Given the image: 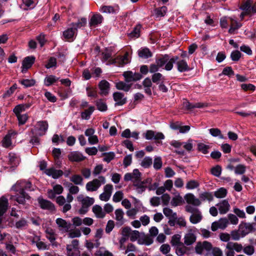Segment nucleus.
<instances>
[{
	"label": "nucleus",
	"mask_w": 256,
	"mask_h": 256,
	"mask_svg": "<svg viewBox=\"0 0 256 256\" xmlns=\"http://www.w3.org/2000/svg\"><path fill=\"white\" fill-rule=\"evenodd\" d=\"M86 18H82L79 20L77 22H72L71 24V26L73 28H76V30L78 28L84 26L86 24Z\"/></svg>",
	"instance_id": "52"
},
{
	"label": "nucleus",
	"mask_w": 256,
	"mask_h": 256,
	"mask_svg": "<svg viewBox=\"0 0 256 256\" xmlns=\"http://www.w3.org/2000/svg\"><path fill=\"white\" fill-rule=\"evenodd\" d=\"M28 226V222L24 218H22L16 222L15 226L18 229H24Z\"/></svg>",
	"instance_id": "45"
},
{
	"label": "nucleus",
	"mask_w": 256,
	"mask_h": 256,
	"mask_svg": "<svg viewBox=\"0 0 256 256\" xmlns=\"http://www.w3.org/2000/svg\"><path fill=\"white\" fill-rule=\"evenodd\" d=\"M44 232L46 234V237L50 243L54 245V242L56 240V234L54 229L50 227H47L45 228Z\"/></svg>",
	"instance_id": "21"
},
{
	"label": "nucleus",
	"mask_w": 256,
	"mask_h": 256,
	"mask_svg": "<svg viewBox=\"0 0 256 256\" xmlns=\"http://www.w3.org/2000/svg\"><path fill=\"white\" fill-rule=\"evenodd\" d=\"M243 252L248 256H252L254 252V247L252 245H248L243 248Z\"/></svg>",
	"instance_id": "59"
},
{
	"label": "nucleus",
	"mask_w": 256,
	"mask_h": 256,
	"mask_svg": "<svg viewBox=\"0 0 256 256\" xmlns=\"http://www.w3.org/2000/svg\"><path fill=\"white\" fill-rule=\"evenodd\" d=\"M116 87L118 90L128 92L131 87V84H126L124 82H119L116 83Z\"/></svg>",
	"instance_id": "42"
},
{
	"label": "nucleus",
	"mask_w": 256,
	"mask_h": 256,
	"mask_svg": "<svg viewBox=\"0 0 256 256\" xmlns=\"http://www.w3.org/2000/svg\"><path fill=\"white\" fill-rule=\"evenodd\" d=\"M96 256H113L112 252L104 248H100L95 254Z\"/></svg>",
	"instance_id": "64"
},
{
	"label": "nucleus",
	"mask_w": 256,
	"mask_h": 256,
	"mask_svg": "<svg viewBox=\"0 0 256 256\" xmlns=\"http://www.w3.org/2000/svg\"><path fill=\"white\" fill-rule=\"evenodd\" d=\"M68 158L70 162H80L84 159L82 154L78 152H70L68 155Z\"/></svg>",
	"instance_id": "25"
},
{
	"label": "nucleus",
	"mask_w": 256,
	"mask_h": 256,
	"mask_svg": "<svg viewBox=\"0 0 256 256\" xmlns=\"http://www.w3.org/2000/svg\"><path fill=\"white\" fill-rule=\"evenodd\" d=\"M20 84H21L22 85H23L25 88H28L34 85L35 84V80H28V79H25L20 80L19 81Z\"/></svg>",
	"instance_id": "57"
},
{
	"label": "nucleus",
	"mask_w": 256,
	"mask_h": 256,
	"mask_svg": "<svg viewBox=\"0 0 256 256\" xmlns=\"http://www.w3.org/2000/svg\"><path fill=\"white\" fill-rule=\"evenodd\" d=\"M103 20L102 16L99 14H94L91 18L90 22V26H96L98 24H101Z\"/></svg>",
	"instance_id": "34"
},
{
	"label": "nucleus",
	"mask_w": 256,
	"mask_h": 256,
	"mask_svg": "<svg viewBox=\"0 0 256 256\" xmlns=\"http://www.w3.org/2000/svg\"><path fill=\"white\" fill-rule=\"evenodd\" d=\"M153 239L150 236L142 234L140 238L138 240V243L140 244L149 246L152 244Z\"/></svg>",
	"instance_id": "31"
},
{
	"label": "nucleus",
	"mask_w": 256,
	"mask_h": 256,
	"mask_svg": "<svg viewBox=\"0 0 256 256\" xmlns=\"http://www.w3.org/2000/svg\"><path fill=\"white\" fill-rule=\"evenodd\" d=\"M35 58L34 56H27L24 58L22 61V73L26 72L27 70L30 68L34 63Z\"/></svg>",
	"instance_id": "17"
},
{
	"label": "nucleus",
	"mask_w": 256,
	"mask_h": 256,
	"mask_svg": "<svg viewBox=\"0 0 256 256\" xmlns=\"http://www.w3.org/2000/svg\"><path fill=\"white\" fill-rule=\"evenodd\" d=\"M17 88V86L16 84H13L8 90L4 94L2 95L4 98H6L10 97L12 94L14 92Z\"/></svg>",
	"instance_id": "55"
},
{
	"label": "nucleus",
	"mask_w": 256,
	"mask_h": 256,
	"mask_svg": "<svg viewBox=\"0 0 256 256\" xmlns=\"http://www.w3.org/2000/svg\"><path fill=\"white\" fill-rule=\"evenodd\" d=\"M193 142L192 139L188 140L186 142H182L183 147L188 152H190L193 148Z\"/></svg>",
	"instance_id": "63"
},
{
	"label": "nucleus",
	"mask_w": 256,
	"mask_h": 256,
	"mask_svg": "<svg viewBox=\"0 0 256 256\" xmlns=\"http://www.w3.org/2000/svg\"><path fill=\"white\" fill-rule=\"evenodd\" d=\"M113 98L116 102L115 106H122L126 102V98L124 94L120 92H115L113 94Z\"/></svg>",
	"instance_id": "16"
},
{
	"label": "nucleus",
	"mask_w": 256,
	"mask_h": 256,
	"mask_svg": "<svg viewBox=\"0 0 256 256\" xmlns=\"http://www.w3.org/2000/svg\"><path fill=\"white\" fill-rule=\"evenodd\" d=\"M12 190L18 192L15 196H12V198H14L20 204H25L26 200H29L30 198L26 192L33 191L34 188L30 181L20 180L12 186Z\"/></svg>",
	"instance_id": "1"
},
{
	"label": "nucleus",
	"mask_w": 256,
	"mask_h": 256,
	"mask_svg": "<svg viewBox=\"0 0 256 256\" xmlns=\"http://www.w3.org/2000/svg\"><path fill=\"white\" fill-rule=\"evenodd\" d=\"M219 212L221 214H226L230 210V204L226 200H223L216 204Z\"/></svg>",
	"instance_id": "19"
},
{
	"label": "nucleus",
	"mask_w": 256,
	"mask_h": 256,
	"mask_svg": "<svg viewBox=\"0 0 256 256\" xmlns=\"http://www.w3.org/2000/svg\"><path fill=\"white\" fill-rule=\"evenodd\" d=\"M102 60L103 62H106L112 58V52L110 50L106 48L104 52L102 53Z\"/></svg>",
	"instance_id": "48"
},
{
	"label": "nucleus",
	"mask_w": 256,
	"mask_h": 256,
	"mask_svg": "<svg viewBox=\"0 0 256 256\" xmlns=\"http://www.w3.org/2000/svg\"><path fill=\"white\" fill-rule=\"evenodd\" d=\"M183 200L182 196H176L172 198L171 200V204L172 206H176L181 205L182 203Z\"/></svg>",
	"instance_id": "58"
},
{
	"label": "nucleus",
	"mask_w": 256,
	"mask_h": 256,
	"mask_svg": "<svg viewBox=\"0 0 256 256\" xmlns=\"http://www.w3.org/2000/svg\"><path fill=\"white\" fill-rule=\"evenodd\" d=\"M212 248V244L210 242L207 241L198 242L195 246V252L197 254H202L204 250L209 252Z\"/></svg>",
	"instance_id": "7"
},
{
	"label": "nucleus",
	"mask_w": 256,
	"mask_h": 256,
	"mask_svg": "<svg viewBox=\"0 0 256 256\" xmlns=\"http://www.w3.org/2000/svg\"><path fill=\"white\" fill-rule=\"evenodd\" d=\"M168 60V55L165 54L161 57L158 58L156 60V64H152L149 68V70L150 73H156L158 70L160 68L166 66Z\"/></svg>",
	"instance_id": "6"
},
{
	"label": "nucleus",
	"mask_w": 256,
	"mask_h": 256,
	"mask_svg": "<svg viewBox=\"0 0 256 256\" xmlns=\"http://www.w3.org/2000/svg\"><path fill=\"white\" fill-rule=\"evenodd\" d=\"M8 206V200L4 196L0 198V224L2 222V216L6 212Z\"/></svg>",
	"instance_id": "18"
},
{
	"label": "nucleus",
	"mask_w": 256,
	"mask_h": 256,
	"mask_svg": "<svg viewBox=\"0 0 256 256\" xmlns=\"http://www.w3.org/2000/svg\"><path fill=\"white\" fill-rule=\"evenodd\" d=\"M20 125L24 124L28 120V116L27 114H20L16 115Z\"/></svg>",
	"instance_id": "61"
},
{
	"label": "nucleus",
	"mask_w": 256,
	"mask_h": 256,
	"mask_svg": "<svg viewBox=\"0 0 256 256\" xmlns=\"http://www.w3.org/2000/svg\"><path fill=\"white\" fill-rule=\"evenodd\" d=\"M92 210L98 218H102L105 216V212L103 211L102 208L99 205H94L92 207Z\"/></svg>",
	"instance_id": "29"
},
{
	"label": "nucleus",
	"mask_w": 256,
	"mask_h": 256,
	"mask_svg": "<svg viewBox=\"0 0 256 256\" xmlns=\"http://www.w3.org/2000/svg\"><path fill=\"white\" fill-rule=\"evenodd\" d=\"M97 108L102 112H104L107 110L108 106L106 102L102 100H98L96 102Z\"/></svg>",
	"instance_id": "51"
},
{
	"label": "nucleus",
	"mask_w": 256,
	"mask_h": 256,
	"mask_svg": "<svg viewBox=\"0 0 256 256\" xmlns=\"http://www.w3.org/2000/svg\"><path fill=\"white\" fill-rule=\"evenodd\" d=\"M94 110V106H90L88 109H86L84 112H81V118L82 119L88 120Z\"/></svg>",
	"instance_id": "43"
},
{
	"label": "nucleus",
	"mask_w": 256,
	"mask_h": 256,
	"mask_svg": "<svg viewBox=\"0 0 256 256\" xmlns=\"http://www.w3.org/2000/svg\"><path fill=\"white\" fill-rule=\"evenodd\" d=\"M59 80L58 78L54 75L46 76L44 80V84L47 86H50Z\"/></svg>",
	"instance_id": "37"
},
{
	"label": "nucleus",
	"mask_w": 256,
	"mask_h": 256,
	"mask_svg": "<svg viewBox=\"0 0 256 256\" xmlns=\"http://www.w3.org/2000/svg\"><path fill=\"white\" fill-rule=\"evenodd\" d=\"M44 172L47 176L52 178L54 179H58L64 174V172L62 170H56L54 167L47 168Z\"/></svg>",
	"instance_id": "14"
},
{
	"label": "nucleus",
	"mask_w": 256,
	"mask_h": 256,
	"mask_svg": "<svg viewBox=\"0 0 256 256\" xmlns=\"http://www.w3.org/2000/svg\"><path fill=\"white\" fill-rule=\"evenodd\" d=\"M58 230L62 233L68 232L71 227V224L67 222L62 218H58L56 220Z\"/></svg>",
	"instance_id": "10"
},
{
	"label": "nucleus",
	"mask_w": 256,
	"mask_h": 256,
	"mask_svg": "<svg viewBox=\"0 0 256 256\" xmlns=\"http://www.w3.org/2000/svg\"><path fill=\"white\" fill-rule=\"evenodd\" d=\"M243 246L241 244L234 242H228L226 245V249H232L237 252H240L243 250Z\"/></svg>",
	"instance_id": "26"
},
{
	"label": "nucleus",
	"mask_w": 256,
	"mask_h": 256,
	"mask_svg": "<svg viewBox=\"0 0 256 256\" xmlns=\"http://www.w3.org/2000/svg\"><path fill=\"white\" fill-rule=\"evenodd\" d=\"M16 134L15 132H9L3 138L2 141V146L6 148L10 147L12 145L11 138L12 135Z\"/></svg>",
	"instance_id": "27"
},
{
	"label": "nucleus",
	"mask_w": 256,
	"mask_h": 256,
	"mask_svg": "<svg viewBox=\"0 0 256 256\" xmlns=\"http://www.w3.org/2000/svg\"><path fill=\"white\" fill-rule=\"evenodd\" d=\"M196 240V234L193 232L192 230L185 234L184 238V243L188 246L192 245Z\"/></svg>",
	"instance_id": "13"
},
{
	"label": "nucleus",
	"mask_w": 256,
	"mask_h": 256,
	"mask_svg": "<svg viewBox=\"0 0 256 256\" xmlns=\"http://www.w3.org/2000/svg\"><path fill=\"white\" fill-rule=\"evenodd\" d=\"M152 158L149 156H146L141 162L140 166L144 168H148L152 166Z\"/></svg>",
	"instance_id": "47"
},
{
	"label": "nucleus",
	"mask_w": 256,
	"mask_h": 256,
	"mask_svg": "<svg viewBox=\"0 0 256 256\" xmlns=\"http://www.w3.org/2000/svg\"><path fill=\"white\" fill-rule=\"evenodd\" d=\"M186 210L192 214L190 217V221L192 224H196L200 222L202 218V216L200 210L196 207L190 205H186L185 206Z\"/></svg>",
	"instance_id": "3"
},
{
	"label": "nucleus",
	"mask_w": 256,
	"mask_h": 256,
	"mask_svg": "<svg viewBox=\"0 0 256 256\" xmlns=\"http://www.w3.org/2000/svg\"><path fill=\"white\" fill-rule=\"evenodd\" d=\"M78 200L82 203V207L79 210L80 214H85L88 210V208L94 204V200L92 198L86 196L84 198L82 195L77 197Z\"/></svg>",
	"instance_id": "5"
},
{
	"label": "nucleus",
	"mask_w": 256,
	"mask_h": 256,
	"mask_svg": "<svg viewBox=\"0 0 256 256\" xmlns=\"http://www.w3.org/2000/svg\"><path fill=\"white\" fill-rule=\"evenodd\" d=\"M251 8V3L250 0L246 1L240 6V8L241 10H245L248 14H250L252 12Z\"/></svg>",
	"instance_id": "56"
},
{
	"label": "nucleus",
	"mask_w": 256,
	"mask_h": 256,
	"mask_svg": "<svg viewBox=\"0 0 256 256\" xmlns=\"http://www.w3.org/2000/svg\"><path fill=\"white\" fill-rule=\"evenodd\" d=\"M174 63L176 64L178 70L180 72H188L192 70L185 60L180 58L178 56L171 58L168 56V60L164 66V69L168 71L170 70L173 68Z\"/></svg>",
	"instance_id": "2"
},
{
	"label": "nucleus",
	"mask_w": 256,
	"mask_h": 256,
	"mask_svg": "<svg viewBox=\"0 0 256 256\" xmlns=\"http://www.w3.org/2000/svg\"><path fill=\"white\" fill-rule=\"evenodd\" d=\"M209 132L210 134L214 137L218 136L220 138H224V136L222 134L220 130L218 128H210Z\"/></svg>",
	"instance_id": "53"
},
{
	"label": "nucleus",
	"mask_w": 256,
	"mask_h": 256,
	"mask_svg": "<svg viewBox=\"0 0 256 256\" xmlns=\"http://www.w3.org/2000/svg\"><path fill=\"white\" fill-rule=\"evenodd\" d=\"M8 159V164L12 168L17 166L20 164V158L19 156L14 153H9Z\"/></svg>",
	"instance_id": "22"
},
{
	"label": "nucleus",
	"mask_w": 256,
	"mask_h": 256,
	"mask_svg": "<svg viewBox=\"0 0 256 256\" xmlns=\"http://www.w3.org/2000/svg\"><path fill=\"white\" fill-rule=\"evenodd\" d=\"M230 20H231V24L230 28L228 30V32L230 34H233L236 30H238L241 27L242 24L232 18H230Z\"/></svg>",
	"instance_id": "38"
},
{
	"label": "nucleus",
	"mask_w": 256,
	"mask_h": 256,
	"mask_svg": "<svg viewBox=\"0 0 256 256\" xmlns=\"http://www.w3.org/2000/svg\"><path fill=\"white\" fill-rule=\"evenodd\" d=\"M141 235L140 232L138 230H132L130 236V240L132 242H135L136 240L138 241V240L140 238Z\"/></svg>",
	"instance_id": "54"
},
{
	"label": "nucleus",
	"mask_w": 256,
	"mask_h": 256,
	"mask_svg": "<svg viewBox=\"0 0 256 256\" xmlns=\"http://www.w3.org/2000/svg\"><path fill=\"white\" fill-rule=\"evenodd\" d=\"M253 230L252 224L250 223H242L239 225V231L242 237L252 232Z\"/></svg>",
	"instance_id": "15"
},
{
	"label": "nucleus",
	"mask_w": 256,
	"mask_h": 256,
	"mask_svg": "<svg viewBox=\"0 0 256 256\" xmlns=\"http://www.w3.org/2000/svg\"><path fill=\"white\" fill-rule=\"evenodd\" d=\"M184 199L188 204V205H190L196 208L200 206L202 204L200 198H196L191 193L186 194L184 196Z\"/></svg>",
	"instance_id": "12"
},
{
	"label": "nucleus",
	"mask_w": 256,
	"mask_h": 256,
	"mask_svg": "<svg viewBox=\"0 0 256 256\" xmlns=\"http://www.w3.org/2000/svg\"><path fill=\"white\" fill-rule=\"evenodd\" d=\"M38 201L41 208L51 212L55 210L54 205L50 201L44 200L41 197L38 198Z\"/></svg>",
	"instance_id": "11"
},
{
	"label": "nucleus",
	"mask_w": 256,
	"mask_h": 256,
	"mask_svg": "<svg viewBox=\"0 0 256 256\" xmlns=\"http://www.w3.org/2000/svg\"><path fill=\"white\" fill-rule=\"evenodd\" d=\"M139 57L142 58H148L152 56V53L147 48H142L138 52Z\"/></svg>",
	"instance_id": "33"
},
{
	"label": "nucleus",
	"mask_w": 256,
	"mask_h": 256,
	"mask_svg": "<svg viewBox=\"0 0 256 256\" xmlns=\"http://www.w3.org/2000/svg\"><path fill=\"white\" fill-rule=\"evenodd\" d=\"M142 26L140 24L136 25L134 30L128 34L130 38H138L140 36Z\"/></svg>",
	"instance_id": "35"
},
{
	"label": "nucleus",
	"mask_w": 256,
	"mask_h": 256,
	"mask_svg": "<svg viewBox=\"0 0 256 256\" xmlns=\"http://www.w3.org/2000/svg\"><path fill=\"white\" fill-rule=\"evenodd\" d=\"M146 182L144 181H138L133 183L134 186L135 187V190L138 194H142L144 192L146 188V186L145 185Z\"/></svg>",
	"instance_id": "32"
},
{
	"label": "nucleus",
	"mask_w": 256,
	"mask_h": 256,
	"mask_svg": "<svg viewBox=\"0 0 256 256\" xmlns=\"http://www.w3.org/2000/svg\"><path fill=\"white\" fill-rule=\"evenodd\" d=\"M70 180L76 185H82V184L83 178L79 174H74L70 178Z\"/></svg>",
	"instance_id": "49"
},
{
	"label": "nucleus",
	"mask_w": 256,
	"mask_h": 256,
	"mask_svg": "<svg viewBox=\"0 0 256 256\" xmlns=\"http://www.w3.org/2000/svg\"><path fill=\"white\" fill-rule=\"evenodd\" d=\"M175 253L178 256H183L190 250V248L184 242L174 248Z\"/></svg>",
	"instance_id": "20"
},
{
	"label": "nucleus",
	"mask_w": 256,
	"mask_h": 256,
	"mask_svg": "<svg viewBox=\"0 0 256 256\" xmlns=\"http://www.w3.org/2000/svg\"><path fill=\"white\" fill-rule=\"evenodd\" d=\"M170 244L174 248L176 246L182 244V242H181V236L178 234H174L171 238Z\"/></svg>",
	"instance_id": "44"
},
{
	"label": "nucleus",
	"mask_w": 256,
	"mask_h": 256,
	"mask_svg": "<svg viewBox=\"0 0 256 256\" xmlns=\"http://www.w3.org/2000/svg\"><path fill=\"white\" fill-rule=\"evenodd\" d=\"M162 158L160 156L155 158L154 162V168L156 170H160L162 167Z\"/></svg>",
	"instance_id": "62"
},
{
	"label": "nucleus",
	"mask_w": 256,
	"mask_h": 256,
	"mask_svg": "<svg viewBox=\"0 0 256 256\" xmlns=\"http://www.w3.org/2000/svg\"><path fill=\"white\" fill-rule=\"evenodd\" d=\"M38 134L42 136L45 134L48 128V124L46 121H40L38 122Z\"/></svg>",
	"instance_id": "30"
},
{
	"label": "nucleus",
	"mask_w": 256,
	"mask_h": 256,
	"mask_svg": "<svg viewBox=\"0 0 256 256\" xmlns=\"http://www.w3.org/2000/svg\"><path fill=\"white\" fill-rule=\"evenodd\" d=\"M100 89V94L102 96H106L110 89V84L106 80H101L98 84Z\"/></svg>",
	"instance_id": "24"
},
{
	"label": "nucleus",
	"mask_w": 256,
	"mask_h": 256,
	"mask_svg": "<svg viewBox=\"0 0 256 256\" xmlns=\"http://www.w3.org/2000/svg\"><path fill=\"white\" fill-rule=\"evenodd\" d=\"M128 56V52H126L122 56H118L116 58L110 59L108 60L107 64H116L117 66H122L130 62Z\"/></svg>",
	"instance_id": "8"
},
{
	"label": "nucleus",
	"mask_w": 256,
	"mask_h": 256,
	"mask_svg": "<svg viewBox=\"0 0 256 256\" xmlns=\"http://www.w3.org/2000/svg\"><path fill=\"white\" fill-rule=\"evenodd\" d=\"M154 12L156 18L163 17L166 13L167 8L166 6H162L160 8L155 9Z\"/></svg>",
	"instance_id": "46"
},
{
	"label": "nucleus",
	"mask_w": 256,
	"mask_h": 256,
	"mask_svg": "<svg viewBox=\"0 0 256 256\" xmlns=\"http://www.w3.org/2000/svg\"><path fill=\"white\" fill-rule=\"evenodd\" d=\"M227 194V190L224 188H221L214 192V196L218 198H224Z\"/></svg>",
	"instance_id": "50"
},
{
	"label": "nucleus",
	"mask_w": 256,
	"mask_h": 256,
	"mask_svg": "<svg viewBox=\"0 0 256 256\" xmlns=\"http://www.w3.org/2000/svg\"><path fill=\"white\" fill-rule=\"evenodd\" d=\"M131 174L133 179V183L140 181L141 174L138 169H134Z\"/></svg>",
	"instance_id": "60"
},
{
	"label": "nucleus",
	"mask_w": 256,
	"mask_h": 256,
	"mask_svg": "<svg viewBox=\"0 0 256 256\" xmlns=\"http://www.w3.org/2000/svg\"><path fill=\"white\" fill-rule=\"evenodd\" d=\"M228 220L227 218H220L218 221L212 223L211 229L213 232H215L218 229L224 230L228 226Z\"/></svg>",
	"instance_id": "9"
},
{
	"label": "nucleus",
	"mask_w": 256,
	"mask_h": 256,
	"mask_svg": "<svg viewBox=\"0 0 256 256\" xmlns=\"http://www.w3.org/2000/svg\"><path fill=\"white\" fill-rule=\"evenodd\" d=\"M199 198L200 201L211 202L213 200L214 196L212 192H205L200 194Z\"/></svg>",
	"instance_id": "36"
},
{
	"label": "nucleus",
	"mask_w": 256,
	"mask_h": 256,
	"mask_svg": "<svg viewBox=\"0 0 256 256\" xmlns=\"http://www.w3.org/2000/svg\"><path fill=\"white\" fill-rule=\"evenodd\" d=\"M114 214L116 216L115 219L117 221V223L120 225H122L125 220L124 218V214L122 209H116Z\"/></svg>",
	"instance_id": "28"
},
{
	"label": "nucleus",
	"mask_w": 256,
	"mask_h": 256,
	"mask_svg": "<svg viewBox=\"0 0 256 256\" xmlns=\"http://www.w3.org/2000/svg\"><path fill=\"white\" fill-rule=\"evenodd\" d=\"M106 182V178L104 176H99L98 178H94L93 180L88 182L86 185V188L88 192H96L102 185Z\"/></svg>",
	"instance_id": "4"
},
{
	"label": "nucleus",
	"mask_w": 256,
	"mask_h": 256,
	"mask_svg": "<svg viewBox=\"0 0 256 256\" xmlns=\"http://www.w3.org/2000/svg\"><path fill=\"white\" fill-rule=\"evenodd\" d=\"M76 33V28H73L72 26L63 32V36L67 40H73Z\"/></svg>",
	"instance_id": "23"
},
{
	"label": "nucleus",
	"mask_w": 256,
	"mask_h": 256,
	"mask_svg": "<svg viewBox=\"0 0 256 256\" xmlns=\"http://www.w3.org/2000/svg\"><path fill=\"white\" fill-rule=\"evenodd\" d=\"M32 243H35L37 248L39 250H48L50 249V245L46 242L40 241V238L37 242L33 241Z\"/></svg>",
	"instance_id": "40"
},
{
	"label": "nucleus",
	"mask_w": 256,
	"mask_h": 256,
	"mask_svg": "<svg viewBox=\"0 0 256 256\" xmlns=\"http://www.w3.org/2000/svg\"><path fill=\"white\" fill-rule=\"evenodd\" d=\"M66 253L68 256H80L78 248H72V246H66Z\"/></svg>",
	"instance_id": "41"
},
{
	"label": "nucleus",
	"mask_w": 256,
	"mask_h": 256,
	"mask_svg": "<svg viewBox=\"0 0 256 256\" xmlns=\"http://www.w3.org/2000/svg\"><path fill=\"white\" fill-rule=\"evenodd\" d=\"M163 212L165 216L169 219H177V214L173 212L172 210L168 208H164L163 209Z\"/></svg>",
	"instance_id": "39"
}]
</instances>
